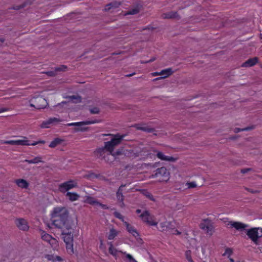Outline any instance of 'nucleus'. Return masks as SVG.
Instances as JSON below:
<instances>
[{
  "mask_svg": "<svg viewBox=\"0 0 262 262\" xmlns=\"http://www.w3.org/2000/svg\"><path fill=\"white\" fill-rule=\"evenodd\" d=\"M52 218L54 219L53 224L62 230L61 235H63L64 242H73L72 227L74 225L72 219L69 216V211L65 207H55L52 213Z\"/></svg>",
  "mask_w": 262,
  "mask_h": 262,
  "instance_id": "f257e3e1",
  "label": "nucleus"
},
{
  "mask_svg": "<svg viewBox=\"0 0 262 262\" xmlns=\"http://www.w3.org/2000/svg\"><path fill=\"white\" fill-rule=\"evenodd\" d=\"M112 137L111 140L109 141L104 142V146L97 148L94 151V155L97 157V158L102 160L105 156L106 151L112 153L114 151L115 147L120 144L121 142L124 140V138L126 136L125 134L120 135L119 134L116 135H110Z\"/></svg>",
  "mask_w": 262,
  "mask_h": 262,
  "instance_id": "f03ea898",
  "label": "nucleus"
},
{
  "mask_svg": "<svg viewBox=\"0 0 262 262\" xmlns=\"http://www.w3.org/2000/svg\"><path fill=\"white\" fill-rule=\"evenodd\" d=\"M258 229L259 228L255 227L246 230V234L248 237L256 245H259L258 239L262 236V234L259 235Z\"/></svg>",
  "mask_w": 262,
  "mask_h": 262,
  "instance_id": "7ed1b4c3",
  "label": "nucleus"
},
{
  "mask_svg": "<svg viewBox=\"0 0 262 262\" xmlns=\"http://www.w3.org/2000/svg\"><path fill=\"white\" fill-rule=\"evenodd\" d=\"M33 101L34 103H31L30 106L38 110L45 108L48 104L47 100L41 96L35 98Z\"/></svg>",
  "mask_w": 262,
  "mask_h": 262,
  "instance_id": "20e7f679",
  "label": "nucleus"
},
{
  "mask_svg": "<svg viewBox=\"0 0 262 262\" xmlns=\"http://www.w3.org/2000/svg\"><path fill=\"white\" fill-rule=\"evenodd\" d=\"M77 183L73 180H70L60 184L58 187V190L61 193H65L66 191L76 187Z\"/></svg>",
  "mask_w": 262,
  "mask_h": 262,
  "instance_id": "39448f33",
  "label": "nucleus"
},
{
  "mask_svg": "<svg viewBox=\"0 0 262 262\" xmlns=\"http://www.w3.org/2000/svg\"><path fill=\"white\" fill-rule=\"evenodd\" d=\"M132 127L137 130H142L146 133H154L156 131L154 128L150 127L149 125L144 123H136L132 125Z\"/></svg>",
  "mask_w": 262,
  "mask_h": 262,
  "instance_id": "423d86ee",
  "label": "nucleus"
},
{
  "mask_svg": "<svg viewBox=\"0 0 262 262\" xmlns=\"http://www.w3.org/2000/svg\"><path fill=\"white\" fill-rule=\"evenodd\" d=\"M227 226H230L229 228H234L237 230L243 231L249 226L239 222L230 221L227 224Z\"/></svg>",
  "mask_w": 262,
  "mask_h": 262,
  "instance_id": "0eeeda50",
  "label": "nucleus"
},
{
  "mask_svg": "<svg viewBox=\"0 0 262 262\" xmlns=\"http://www.w3.org/2000/svg\"><path fill=\"white\" fill-rule=\"evenodd\" d=\"M15 223L17 227L20 230L27 231L29 229V226L28 225L27 222L24 219H16L15 221Z\"/></svg>",
  "mask_w": 262,
  "mask_h": 262,
  "instance_id": "6e6552de",
  "label": "nucleus"
},
{
  "mask_svg": "<svg viewBox=\"0 0 262 262\" xmlns=\"http://www.w3.org/2000/svg\"><path fill=\"white\" fill-rule=\"evenodd\" d=\"M153 176L156 177H162L168 179L169 176V172L166 167H162L158 168Z\"/></svg>",
  "mask_w": 262,
  "mask_h": 262,
  "instance_id": "1a4fd4ad",
  "label": "nucleus"
},
{
  "mask_svg": "<svg viewBox=\"0 0 262 262\" xmlns=\"http://www.w3.org/2000/svg\"><path fill=\"white\" fill-rule=\"evenodd\" d=\"M142 4L141 2H136L134 5L133 8L129 9L127 12V15H134L138 13L142 8Z\"/></svg>",
  "mask_w": 262,
  "mask_h": 262,
  "instance_id": "9d476101",
  "label": "nucleus"
},
{
  "mask_svg": "<svg viewBox=\"0 0 262 262\" xmlns=\"http://www.w3.org/2000/svg\"><path fill=\"white\" fill-rule=\"evenodd\" d=\"M60 121L61 120L57 118H50L47 120L43 121L41 124L40 127L41 128H49L50 125L55 124Z\"/></svg>",
  "mask_w": 262,
  "mask_h": 262,
  "instance_id": "9b49d317",
  "label": "nucleus"
},
{
  "mask_svg": "<svg viewBox=\"0 0 262 262\" xmlns=\"http://www.w3.org/2000/svg\"><path fill=\"white\" fill-rule=\"evenodd\" d=\"M153 151L156 154V156L160 160L166 161L174 162L177 159L172 157L167 156L164 155L162 152L154 149Z\"/></svg>",
  "mask_w": 262,
  "mask_h": 262,
  "instance_id": "f8f14e48",
  "label": "nucleus"
},
{
  "mask_svg": "<svg viewBox=\"0 0 262 262\" xmlns=\"http://www.w3.org/2000/svg\"><path fill=\"white\" fill-rule=\"evenodd\" d=\"M99 122H100L99 120L95 119V120H92V121H82V122H79L69 123V124H68V126H81L82 125L92 124H94V123H98Z\"/></svg>",
  "mask_w": 262,
  "mask_h": 262,
  "instance_id": "ddd939ff",
  "label": "nucleus"
},
{
  "mask_svg": "<svg viewBox=\"0 0 262 262\" xmlns=\"http://www.w3.org/2000/svg\"><path fill=\"white\" fill-rule=\"evenodd\" d=\"M258 62L257 57H253L248 59L244 62L242 67H251L254 66Z\"/></svg>",
  "mask_w": 262,
  "mask_h": 262,
  "instance_id": "4468645a",
  "label": "nucleus"
},
{
  "mask_svg": "<svg viewBox=\"0 0 262 262\" xmlns=\"http://www.w3.org/2000/svg\"><path fill=\"white\" fill-rule=\"evenodd\" d=\"M162 16L163 18L165 19L177 18L178 19H180L181 18L177 12L175 11H171L164 13Z\"/></svg>",
  "mask_w": 262,
  "mask_h": 262,
  "instance_id": "2eb2a0df",
  "label": "nucleus"
},
{
  "mask_svg": "<svg viewBox=\"0 0 262 262\" xmlns=\"http://www.w3.org/2000/svg\"><path fill=\"white\" fill-rule=\"evenodd\" d=\"M121 3L120 2L114 1L105 5L104 10L105 11H110L111 10L118 8Z\"/></svg>",
  "mask_w": 262,
  "mask_h": 262,
  "instance_id": "dca6fc26",
  "label": "nucleus"
},
{
  "mask_svg": "<svg viewBox=\"0 0 262 262\" xmlns=\"http://www.w3.org/2000/svg\"><path fill=\"white\" fill-rule=\"evenodd\" d=\"M207 221V220H205V223H201L200 227L202 229L206 231L207 233H209L210 231H211L213 227L210 224H209V223H206Z\"/></svg>",
  "mask_w": 262,
  "mask_h": 262,
  "instance_id": "f3484780",
  "label": "nucleus"
},
{
  "mask_svg": "<svg viewBox=\"0 0 262 262\" xmlns=\"http://www.w3.org/2000/svg\"><path fill=\"white\" fill-rule=\"evenodd\" d=\"M123 189L121 188H119L117 192H116V196L117 198V200L119 202L121 203V206L122 207L124 205L123 203L124 200V195H123Z\"/></svg>",
  "mask_w": 262,
  "mask_h": 262,
  "instance_id": "a211bd4d",
  "label": "nucleus"
},
{
  "mask_svg": "<svg viewBox=\"0 0 262 262\" xmlns=\"http://www.w3.org/2000/svg\"><path fill=\"white\" fill-rule=\"evenodd\" d=\"M15 183L21 188H27L29 186V183L24 179H17L15 180Z\"/></svg>",
  "mask_w": 262,
  "mask_h": 262,
  "instance_id": "6ab92c4d",
  "label": "nucleus"
},
{
  "mask_svg": "<svg viewBox=\"0 0 262 262\" xmlns=\"http://www.w3.org/2000/svg\"><path fill=\"white\" fill-rule=\"evenodd\" d=\"M32 4V2L30 1H26L20 5H15L10 8V9H13L15 10H18L24 8L28 5H30Z\"/></svg>",
  "mask_w": 262,
  "mask_h": 262,
  "instance_id": "aec40b11",
  "label": "nucleus"
},
{
  "mask_svg": "<svg viewBox=\"0 0 262 262\" xmlns=\"http://www.w3.org/2000/svg\"><path fill=\"white\" fill-rule=\"evenodd\" d=\"M140 217L142 219L143 222L147 223L149 220L152 219V217L150 216L149 212L147 210L144 211L140 215Z\"/></svg>",
  "mask_w": 262,
  "mask_h": 262,
  "instance_id": "412c9836",
  "label": "nucleus"
},
{
  "mask_svg": "<svg viewBox=\"0 0 262 262\" xmlns=\"http://www.w3.org/2000/svg\"><path fill=\"white\" fill-rule=\"evenodd\" d=\"M173 73L171 68H167L162 70L160 74L161 75H163V77H160V78H165L171 75Z\"/></svg>",
  "mask_w": 262,
  "mask_h": 262,
  "instance_id": "4be33fe9",
  "label": "nucleus"
},
{
  "mask_svg": "<svg viewBox=\"0 0 262 262\" xmlns=\"http://www.w3.org/2000/svg\"><path fill=\"white\" fill-rule=\"evenodd\" d=\"M66 196L68 197L69 200L72 202L78 200L80 197V196L77 193L70 192H68L66 193Z\"/></svg>",
  "mask_w": 262,
  "mask_h": 262,
  "instance_id": "5701e85b",
  "label": "nucleus"
},
{
  "mask_svg": "<svg viewBox=\"0 0 262 262\" xmlns=\"http://www.w3.org/2000/svg\"><path fill=\"white\" fill-rule=\"evenodd\" d=\"M88 178L92 180L95 178H98L100 180H104L106 181H108V180L106 178H105V177H104L102 175H101L100 174H96L95 173H91L88 175Z\"/></svg>",
  "mask_w": 262,
  "mask_h": 262,
  "instance_id": "b1692460",
  "label": "nucleus"
},
{
  "mask_svg": "<svg viewBox=\"0 0 262 262\" xmlns=\"http://www.w3.org/2000/svg\"><path fill=\"white\" fill-rule=\"evenodd\" d=\"M63 140L59 138H56L54 139L50 144L49 147L51 148H55L58 145H59Z\"/></svg>",
  "mask_w": 262,
  "mask_h": 262,
  "instance_id": "393cba45",
  "label": "nucleus"
},
{
  "mask_svg": "<svg viewBox=\"0 0 262 262\" xmlns=\"http://www.w3.org/2000/svg\"><path fill=\"white\" fill-rule=\"evenodd\" d=\"M41 158L40 157H36L34 159L31 160H25V162L28 164H37L39 162H42Z\"/></svg>",
  "mask_w": 262,
  "mask_h": 262,
  "instance_id": "a878e982",
  "label": "nucleus"
},
{
  "mask_svg": "<svg viewBox=\"0 0 262 262\" xmlns=\"http://www.w3.org/2000/svg\"><path fill=\"white\" fill-rule=\"evenodd\" d=\"M74 103H77L81 102V97L79 95H72L68 97Z\"/></svg>",
  "mask_w": 262,
  "mask_h": 262,
  "instance_id": "bb28decb",
  "label": "nucleus"
},
{
  "mask_svg": "<svg viewBox=\"0 0 262 262\" xmlns=\"http://www.w3.org/2000/svg\"><path fill=\"white\" fill-rule=\"evenodd\" d=\"M117 231L114 228H112L110 230L107 238L110 240L113 239L117 235Z\"/></svg>",
  "mask_w": 262,
  "mask_h": 262,
  "instance_id": "cd10ccee",
  "label": "nucleus"
},
{
  "mask_svg": "<svg viewBox=\"0 0 262 262\" xmlns=\"http://www.w3.org/2000/svg\"><path fill=\"white\" fill-rule=\"evenodd\" d=\"M85 202L89 204L96 206L98 204V201H97L96 199L92 196H88L86 198Z\"/></svg>",
  "mask_w": 262,
  "mask_h": 262,
  "instance_id": "c85d7f7f",
  "label": "nucleus"
},
{
  "mask_svg": "<svg viewBox=\"0 0 262 262\" xmlns=\"http://www.w3.org/2000/svg\"><path fill=\"white\" fill-rule=\"evenodd\" d=\"M254 128V126H248L247 127L243 128L236 127L234 129V132L235 133H238L241 131H248L253 129Z\"/></svg>",
  "mask_w": 262,
  "mask_h": 262,
  "instance_id": "c756f323",
  "label": "nucleus"
},
{
  "mask_svg": "<svg viewBox=\"0 0 262 262\" xmlns=\"http://www.w3.org/2000/svg\"><path fill=\"white\" fill-rule=\"evenodd\" d=\"M124 225L126 226V230L130 233L135 232V228L126 222H124Z\"/></svg>",
  "mask_w": 262,
  "mask_h": 262,
  "instance_id": "7c9ffc66",
  "label": "nucleus"
},
{
  "mask_svg": "<svg viewBox=\"0 0 262 262\" xmlns=\"http://www.w3.org/2000/svg\"><path fill=\"white\" fill-rule=\"evenodd\" d=\"M16 145H31L29 141L25 140H16Z\"/></svg>",
  "mask_w": 262,
  "mask_h": 262,
  "instance_id": "2f4dec72",
  "label": "nucleus"
},
{
  "mask_svg": "<svg viewBox=\"0 0 262 262\" xmlns=\"http://www.w3.org/2000/svg\"><path fill=\"white\" fill-rule=\"evenodd\" d=\"M143 194L152 201H155V199L152 194L147 190H143Z\"/></svg>",
  "mask_w": 262,
  "mask_h": 262,
  "instance_id": "473e14b6",
  "label": "nucleus"
},
{
  "mask_svg": "<svg viewBox=\"0 0 262 262\" xmlns=\"http://www.w3.org/2000/svg\"><path fill=\"white\" fill-rule=\"evenodd\" d=\"M66 248L68 251V252L70 253H74V250H73V243H66Z\"/></svg>",
  "mask_w": 262,
  "mask_h": 262,
  "instance_id": "72a5a7b5",
  "label": "nucleus"
},
{
  "mask_svg": "<svg viewBox=\"0 0 262 262\" xmlns=\"http://www.w3.org/2000/svg\"><path fill=\"white\" fill-rule=\"evenodd\" d=\"M191 252L190 250H187L185 252V256L186 259L188 260L189 262H194L191 257Z\"/></svg>",
  "mask_w": 262,
  "mask_h": 262,
  "instance_id": "f704fd0d",
  "label": "nucleus"
},
{
  "mask_svg": "<svg viewBox=\"0 0 262 262\" xmlns=\"http://www.w3.org/2000/svg\"><path fill=\"white\" fill-rule=\"evenodd\" d=\"M41 238L43 240L48 242H50V241L52 239L51 235L48 233H45L42 235Z\"/></svg>",
  "mask_w": 262,
  "mask_h": 262,
  "instance_id": "c9c22d12",
  "label": "nucleus"
},
{
  "mask_svg": "<svg viewBox=\"0 0 262 262\" xmlns=\"http://www.w3.org/2000/svg\"><path fill=\"white\" fill-rule=\"evenodd\" d=\"M67 67L64 65H61L58 67L55 68L56 71L57 72V73L60 72H64L66 71L67 69Z\"/></svg>",
  "mask_w": 262,
  "mask_h": 262,
  "instance_id": "e433bc0d",
  "label": "nucleus"
},
{
  "mask_svg": "<svg viewBox=\"0 0 262 262\" xmlns=\"http://www.w3.org/2000/svg\"><path fill=\"white\" fill-rule=\"evenodd\" d=\"M91 114H98L100 113V109L97 107H94L89 110Z\"/></svg>",
  "mask_w": 262,
  "mask_h": 262,
  "instance_id": "4c0bfd02",
  "label": "nucleus"
},
{
  "mask_svg": "<svg viewBox=\"0 0 262 262\" xmlns=\"http://www.w3.org/2000/svg\"><path fill=\"white\" fill-rule=\"evenodd\" d=\"M110 156H111V155H110V152H107L106 155L105 156V158H104L102 160H104L106 162L108 163L113 162L115 160V158H113L112 160H110L109 158Z\"/></svg>",
  "mask_w": 262,
  "mask_h": 262,
  "instance_id": "58836bf2",
  "label": "nucleus"
},
{
  "mask_svg": "<svg viewBox=\"0 0 262 262\" xmlns=\"http://www.w3.org/2000/svg\"><path fill=\"white\" fill-rule=\"evenodd\" d=\"M123 154V153L122 151L120 149H119L115 152L113 151H112V153L110 154V155H111V156H112L114 157V158H115V159H116L115 157L116 156L122 155Z\"/></svg>",
  "mask_w": 262,
  "mask_h": 262,
  "instance_id": "ea45409f",
  "label": "nucleus"
},
{
  "mask_svg": "<svg viewBox=\"0 0 262 262\" xmlns=\"http://www.w3.org/2000/svg\"><path fill=\"white\" fill-rule=\"evenodd\" d=\"M109 253L114 256H116L117 255L118 251L114 247L112 248H108Z\"/></svg>",
  "mask_w": 262,
  "mask_h": 262,
  "instance_id": "a19ab883",
  "label": "nucleus"
},
{
  "mask_svg": "<svg viewBox=\"0 0 262 262\" xmlns=\"http://www.w3.org/2000/svg\"><path fill=\"white\" fill-rule=\"evenodd\" d=\"M45 73L48 76H51V77L55 76H56L57 74V72H56L55 69L54 70L46 72Z\"/></svg>",
  "mask_w": 262,
  "mask_h": 262,
  "instance_id": "79ce46f5",
  "label": "nucleus"
},
{
  "mask_svg": "<svg viewBox=\"0 0 262 262\" xmlns=\"http://www.w3.org/2000/svg\"><path fill=\"white\" fill-rule=\"evenodd\" d=\"M114 215L116 217L118 218L122 221H123V216L122 215H121L119 212L117 211H115L114 212Z\"/></svg>",
  "mask_w": 262,
  "mask_h": 262,
  "instance_id": "37998d69",
  "label": "nucleus"
},
{
  "mask_svg": "<svg viewBox=\"0 0 262 262\" xmlns=\"http://www.w3.org/2000/svg\"><path fill=\"white\" fill-rule=\"evenodd\" d=\"M187 184L189 188H192L196 187V184L195 182L187 183Z\"/></svg>",
  "mask_w": 262,
  "mask_h": 262,
  "instance_id": "c03bdc74",
  "label": "nucleus"
},
{
  "mask_svg": "<svg viewBox=\"0 0 262 262\" xmlns=\"http://www.w3.org/2000/svg\"><path fill=\"white\" fill-rule=\"evenodd\" d=\"M5 144H10V145H16V140H9V141H5L4 142Z\"/></svg>",
  "mask_w": 262,
  "mask_h": 262,
  "instance_id": "a18cd8bd",
  "label": "nucleus"
},
{
  "mask_svg": "<svg viewBox=\"0 0 262 262\" xmlns=\"http://www.w3.org/2000/svg\"><path fill=\"white\" fill-rule=\"evenodd\" d=\"M232 251L231 249L227 248L225 250V252L224 254V255H228L229 256H230V255L232 254Z\"/></svg>",
  "mask_w": 262,
  "mask_h": 262,
  "instance_id": "49530a36",
  "label": "nucleus"
},
{
  "mask_svg": "<svg viewBox=\"0 0 262 262\" xmlns=\"http://www.w3.org/2000/svg\"><path fill=\"white\" fill-rule=\"evenodd\" d=\"M97 206H100L103 209H108V207L106 205L103 204L99 202H98V204H97Z\"/></svg>",
  "mask_w": 262,
  "mask_h": 262,
  "instance_id": "de8ad7c7",
  "label": "nucleus"
},
{
  "mask_svg": "<svg viewBox=\"0 0 262 262\" xmlns=\"http://www.w3.org/2000/svg\"><path fill=\"white\" fill-rule=\"evenodd\" d=\"M245 189L252 193H257L259 192L258 190H253L252 189H250V188H245Z\"/></svg>",
  "mask_w": 262,
  "mask_h": 262,
  "instance_id": "09e8293b",
  "label": "nucleus"
},
{
  "mask_svg": "<svg viewBox=\"0 0 262 262\" xmlns=\"http://www.w3.org/2000/svg\"><path fill=\"white\" fill-rule=\"evenodd\" d=\"M147 224L149 225H151V226H156L157 225V222H155L154 221H152V219L151 220H149V222L147 223Z\"/></svg>",
  "mask_w": 262,
  "mask_h": 262,
  "instance_id": "8fccbe9b",
  "label": "nucleus"
},
{
  "mask_svg": "<svg viewBox=\"0 0 262 262\" xmlns=\"http://www.w3.org/2000/svg\"><path fill=\"white\" fill-rule=\"evenodd\" d=\"M126 257L130 261V262H132L133 260H135L133 257L129 254H127L126 255Z\"/></svg>",
  "mask_w": 262,
  "mask_h": 262,
  "instance_id": "3c124183",
  "label": "nucleus"
},
{
  "mask_svg": "<svg viewBox=\"0 0 262 262\" xmlns=\"http://www.w3.org/2000/svg\"><path fill=\"white\" fill-rule=\"evenodd\" d=\"M88 127H78V128H75V130L76 132H78V131H86L88 130Z\"/></svg>",
  "mask_w": 262,
  "mask_h": 262,
  "instance_id": "603ef678",
  "label": "nucleus"
},
{
  "mask_svg": "<svg viewBox=\"0 0 262 262\" xmlns=\"http://www.w3.org/2000/svg\"><path fill=\"white\" fill-rule=\"evenodd\" d=\"M155 29V28L151 27V26L149 25L147 27H145L142 29V30H153Z\"/></svg>",
  "mask_w": 262,
  "mask_h": 262,
  "instance_id": "864d4df0",
  "label": "nucleus"
},
{
  "mask_svg": "<svg viewBox=\"0 0 262 262\" xmlns=\"http://www.w3.org/2000/svg\"><path fill=\"white\" fill-rule=\"evenodd\" d=\"M39 143H41V144H45V141H43V140H40V141H37V142H34L33 143H31V145H36Z\"/></svg>",
  "mask_w": 262,
  "mask_h": 262,
  "instance_id": "5fc2aeb1",
  "label": "nucleus"
},
{
  "mask_svg": "<svg viewBox=\"0 0 262 262\" xmlns=\"http://www.w3.org/2000/svg\"><path fill=\"white\" fill-rule=\"evenodd\" d=\"M250 170H251V168H247L242 169L241 171L242 173H246Z\"/></svg>",
  "mask_w": 262,
  "mask_h": 262,
  "instance_id": "6e6d98bb",
  "label": "nucleus"
},
{
  "mask_svg": "<svg viewBox=\"0 0 262 262\" xmlns=\"http://www.w3.org/2000/svg\"><path fill=\"white\" fill-rule=\"evenodd\" d=\"M135 232H132L131 233V234L135 237H137L138 236H139V233L138 232V231H137L136 229H135Z\"/></svg>",
  "mask_w": 262,
  "mask_h": 262,
  "instance_id": "4d7b16f0",
  "label": "nucleus"
},
{
  "mask_svg": "<svg viewBox=\"0 0 262 262\" xmlns=\"http://www.w3.org/2000/svg\"><path fill=\"white\" fill-rule=\"evenodd\" d=\"M53 256L52 255H47L46 256V257L47 258V259L49 260H51L52 259V257Z\"/></svg>",
  "mask_w": 262,
  "mask_h": 262,
  "instance_id": "13d9d810",
  "label": "nucleus"
},
{
  "mask_svg": "<svg viewBox=\"0 0 262 262\" xmlns=\"http://www.w3.org/2000/svg\"><path fill=\"white\" fill-rule=\"evenodd\" d=\"M8 109L7 108H0V113H2V112H5V111H8Z\"/></svg>",
  "mask_w": 262,
  "mask_h": 262,
  "instance_id": "bf43d9fd",
  "label": "nucleus"
},
{
  "mask_svg": "<svg viewBox=\"0 0 262 262\" xmlns=\"http://www.w3.org/2000/svg\"><path fill=\"white\" fill-rule=\"evenodd\" d=\"M155 58H152L150 60H149L148 61H146V63H150V62H153L154 61H155Z\"/></svg>",
  "mask_w": 262,
  "mask_h": 262,
  "instance_id": "052dcab7",
  "label": "nucleus"
},
{
  "mask_svg": "<svg viewBox=\"0 0 262 262\" xmlns=\"http://www.w3.org/2000/svg\"><path fill=\"white\" fill-rule=\"evenodd\" d=\"M56 259L59 261H60L62 260V258L61 257L59 256H56Z\"/></svg>",
  "mask_w": 262,
  "mask_h": 262,
  "instance_id": "680f3d73",
  "label": "nucleus"
},
{
  "mask_svg": "<svg viewBox=\"0 0 262 262\" xmlns=\"http://www.w3.org/2000/svg\"><path fill=\"white\" fill-rule=\"evenodd\" d=\"M107 244L110 246L109 248H114L113 245L112 244V242H108Z\"/></svg>",
  "mask_w": 262,
  "mask_h": 262,
  "instance_id": "e2e57ef3",
  "label": "nucleus"
},
{
  "mask_svg": "<svg viewBox=\"0 0 262 262\" xmlns=\"http://www.w3.org/2000/svg\"><path fill=\"white\" fill-rule=\"evenodd\" d=\"M159 164V163H156L152 165V167L155 168L158 166V165Z\"/></svg>",
  "mask_w": 262,
  "mask_h": 262,
  "instance_id": "0e129e2a",
  "label": "nucleus"
},
{
  "mask_svg": "<svg viewBox=\"0 0 262 262\" xmlns=\"http://www.w3.org/2000/svg\"><path fill=\"white\" fill-rule=\"evenodd\" d=\"M136 212L137 213L139 214V213H140L141 212V210L140 209H138L136 210Z\"/></svg>",
  "mask_w": 262,
  "mask_h": 262,
  "instance_id": "69168bd1",
  "label": "nucleus"
},
{
  "mask_svg": "<svg viewBox=\"0 0 262 262\" xmlns=\"http://www.w3.org/2000/svg\"><path fill=\"white\" fill-rule=\"evenodd\" d=\"M5 39L4 38H1L0 37V41L2 42H4L5 41Z\"/></svg>",
  "mask_w": 262,
  "mask_h": 262,
  "instance_id": "338daca9",
  "label": "nucleus"
},
{
  "mask_svg": "<svg viewBox=\"0 0 262 262\" xmlns=\"http://www.w3.org/2000/svg\"><path fill=\"white\" fill-rule=\"evenodd\" d=\"M134 74H135V73H132V74H130L126 75V77H130V76H132L134 75Z\"/></svg>",
  "mask_w": 262,
  "mask_h": 262,
  "instance_id": "774afa93",
  "label": "nucleus"
}]
</instances>
